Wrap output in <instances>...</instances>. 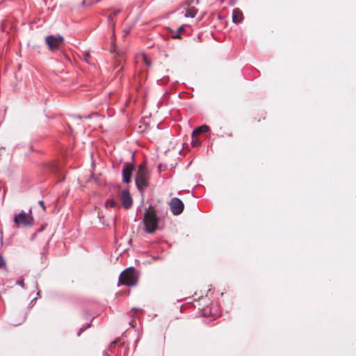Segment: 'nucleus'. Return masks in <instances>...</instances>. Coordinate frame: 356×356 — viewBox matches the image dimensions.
<instances>
[{"label":"nucleus","instance_id":"obj_1","mask_svg":"<svg viewBox=\"0 0 356 356\" xmlns=\"http://www.w3.org/2000/svg\"><path fill=\"white\" fill-rule=\"evenodd\" d=\"M15 227L19 228L20 227H31L34 223V219L32 216L31 211L29 213L22 211L17 214H15L13 218Z\"/></svg>","mask_w":356,"mask_h":356},{"label":"nucleus","instance_id":"obj_2","mask_svg":"<svg viewBox=\"0 0 356 356\" xmlns=\"http://www.w3.org/2000/svg\"><path fill=\"white\" fill-rule=\"evenodd\" d=\"M137 275L133 268L124 270L119 277V284L134 286L137 283Z\"/></svg>","mask_w":356,"mask_h":356},{"label":"nucleus","instance_id":"obj_3","mask_svg":"<svg viewBox=\"0 0 356 356\" xmlns=\"http://www.w3.org/2000/svg\"><path fill=\"white\" fill-rule=\"evenodd\" d=\"M145 229L149 234L154 233L158 228V218L152 211L145 213L143 218Z\"/></svg>","mask_w":356,"mask_h":356},{"label":"nucleus","instance_id":"obj_4","mask_svg":"<svg viewBox=\"0 0 356 356\" xmlns=\"http://www.w3.org/2000/svg\"><path fill=\"white\" fill-rule=\"evenodd\" d=\"M149 176L146 167L144 164H140L138 168V172L136 176V184L139 191L143 190L147 186Z\"/></svg>","mask_w":356,"mask_h":356},{"label":"nucleus","instance_id":"obj_5","mask_svg":"<svg viewBox=\"0 0 356 356\" xmlns=\"http://www.w3.org/2000/svg\"><path fill=\"white\" fill-rule=\"evenodd\" d=\"M45 42L51 51H54L60 49L64 42L63 36L58 35H48L45 38Z\"/></svg>","mask_w":356,"mask_h":356},{"label":"nucleus","instance_id":"obj_6","mask_svg":"<svg viewBox=\"0 0 356 356\" xmlns=\"http://www.w3.org/2000/svg\"><path fill=\"white\" fill-rule=\"evenodd\" d=\"M170 209L174 215H179L184 210V203L177 197H174L170 202Z\"/></svg>","mask_w":356,"mask_h":356},{"label":"nucleus","instance_id":"obj_7","mask_svg":"<svg viewBox=\"0 0 356 356\" xmlns=\"http://www.w3.org/2000/svg\"><path fill=\"white\" fill-rule=\"evenodd\" d=\"M134 170V166L131 163H125L122 169V180L124 183L128 184L131 181V177Z\"/></svg>","mask_w":356,"mask_h":356},{"label":"nucleus","instance_id":"obj_8","mask_svg":"<svg viewBox=\"0 0 356 356\" xmlns=\"http://www.w3.org/2000/svg\"><path fill=\"white\" fill-rule=\"evenodd\" d=\"M122 204L126 209H129L133 204L132 197L127 190H124L121 194Z\"/></svg>","mask_w":356,"mask_h":356},{"label":"nucleus","instance_id":"obj_9","mask_svg":"<svg viewBox=\"0 0 356 356\" xmlns=\"http://www.w3.org/2000/svg\"><path fill=\"white\" fill-rule=\"evenodd\" d=\"M243 19V15L239 8L234 9L232 12V22L234 24H238Z\"/></svg>","mask_w":356,"mask_h":356},{"label":"nucleus","instance_id":"obj_10","mask_svg":"<svg viewBox=\"0 0 356 356\" xmlns=\"http://www.w3.org/2000/svg\"><path fill=\"white\" fill-rule=\"evenodd\" d=\"M209 129V127L207 126V125H202L199 127H197V129H195L193 131V136H197V135H199L202 133H204V132H207L208 131Z\"/></svg>","mask_w":356,"mask_h":356},{"label":"nucleus","instance_id":"obj_11","mask_svg":"<svg viewBox=\"0 0 356 356\" xmlns=\"http://www.w3.org/2000/svg\"><path fill=\"white\" fill-rule=\"evenodd\" d=\"M197 13V10L194 7L189 6L188 9H186L184 16L186 17H194Z\"/></svg>","mask_w":356,"mask_h":356},{"label":"nucleus","instance_id":"obj_12","mask_svg":"<svg viewBox=\"0 0 356 356\" xmlns=\"http://www.w3.org/2000/svg\"><path fill=\"white\" fill-rule=\"evenodd\" d=\"M105 207L106 208H115L118 207V205L115 200L110 199L106 200V202H105Z\"/></svg>","mask_w":356,"mask_h":356},{"label":"nucleus","instance_id":"obj_13","mask_svg":"<svg viewBox=\"0 0 356 356\" xmlns=\"http://www.w3.org/2000/svg\"><path fill=\"white\" fill-rule=\"evenodd\" d=\"M192 144L193 146H197L200 144V141L195 138V136H193Z\"/></svg>","mask_w":356,"mask_h":356},{"label":"nucleus","instance_id":"obj_14","mask_svg":"<svg viewBox=\"0 0 356 356\" xmlns=\"http://www.w3.org/2000/svg\"><path fill=\"white\" fill-rule=\"evenodd\" d=\"M199 3V0H186V3L191 6L193 4H197Z\"/></svg>","mask_w":356,"mask_h":356},{"label":"nucleus","instance_id":"obj_15","mask_svg":"<svg viewBox=\"0 0 356 356\" xmlns=\"http://www.w3.org/2000/svg\"><path fill=\"white\" fill-rule=\"evenodd\" d=\"M140 58L143 60V62L145 63V64L147 66H150L151 63H150V62L148 60V59L147 58V57L145 55H141L140 56Z\"/></svg>","mask_w":356,"mask_h":356},{"label":"nucleus","instance_id":"obj_16","mask_svg":"<svg viewBox=\"0 0 356 356\" xmlns=\"http://www.w3.org/2000/svg\"><path fill=\"white\" fill-rule=\"evenodd\" d=\"M5 266V261L3 259L2 256L0 254V268Z\"/></svg>","mask_w":356,"mask_h":356},{"label":"nucleus","instance_id":"obj_17","mask_svg":"<svg viewBox=\"0 0 356 356\" xmlns=\"http://www.w3.org/2000/svg\"><path fill=\"white\" fill-rule=\"evenodd\" d=\"M17 284H18L19 286H21L22 287H24V280H23V279H22V280H19V281L17 282Z\"/></svg>","mask_w":356,"mask_h":356},{"label":"nucleus","instance_id":"obj_18","mask_svg":"<svg viewBox=\"0 0 356 356\" xmlns=\"http://www.w3.org/2000/svg\"><path fill=\"white\" fill-rule=\"evenodd\" d=\"M89 56V53L88 52H85L84 53V55H83V59L86 61V62H88V57Z\"/></svg>","mask_w":356,"mask_h":356},{"label":"nucleus","instance_id":"obj_19","mask_svg":"<svg viewBox=\"0 0 356 356\" xmlns=\"http://www.w3.org/2000/svg\"><path fill=\"white\" fill-rule=\"evenodd\" d=\"M39 204H40V205L42 207L43 210H45V209H46V208H45V206H44V202H43V201H42V200H40V201H39Z\"/></svg>","mask_w":356,"mask_h":356},{"label":"nucleus","instance_id":"obj_20","mask_svg":"<svg viewBox=\"0 0 356 356\" xmlns=\"http://www.w3.org/2000/svg\"><path fill=\"white\" fill-rule=\"evenodd\" d=\"M120 12V10H115L113 12L114 15H117Z\"/></svg>","mask_w":356,"mask_h":356},{"label":"nucleus","instance_id":"obj_21","mask_svg":"<svg viewBox=\"0 0 356 356\" xmlns=\"http://www.w3.org/2000/svg\"><path fill=\"white\" fill-rule=\"evenodd\" d=\"M86 329V327H84V328H83V327H81V328L80 329V332L78 333V336H79V335H80V334H81V332H83V331H84Z\"/></svg>","mask_w":356,"mask_h":356},{"label":"nucleus","instance_id":"obj_22","mask_svg":"<svg viewBox=\"0 0 356 356\" xmlns=\"http://www.w3.org/2000/svg\"><path fill=\"white\" fill-rule=\"evenodd\" d=\"M182 29H183V27H180V28L179 29V31H181Z\"/></svg>","mask_w":356,"mask_h":356},{"label":"nucleus","instance_id":"obj_23","mask_svg":"<svg viewBox=\"0 0 356 356\" xmlns=\"http://www.w3.org/2000/svg\"><path fill=\"white\" fill-rule=\"evenodd\" d=\"M221 3L224 2L225 0H220Z\"/></svg>","mask_w":356,"mask_h":356}]
</instances>
